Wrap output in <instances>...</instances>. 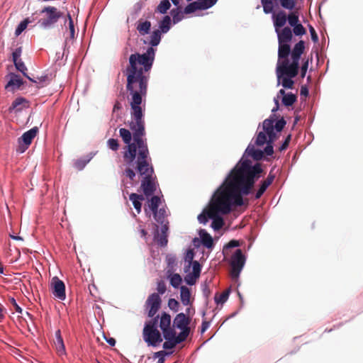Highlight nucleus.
<instances>
[{
	"instance_id": "603ef678",
	"label": "nucleus",
	"mask_w": 363,
	"mask_h": 363,
	"mask_svg": "<svg viewBox=\"0 0 363 363\" xmlns=\"http://www.w3.org/2000/svg\"><path fill=\"white\" fill-rule=\"evenodd\" d=\"M168 306L171 310L177 312L179 311V303L174 298H170L168 301Z\"/></svg>"
},
{
	"instance_id": "f704fd0d",
	"label": "nucleus",
	"mask_w": 363,
	"mask_h": 363,
	"mask_svg": "<svg viewBox=\"0 0 363 363\" xmlns=\"http://www.w3.org/2000/svg\"><path fill=\"white\" fill-rule=\"evenodd\" d=\"M297 97L292 93H289L282 97V103L286 106H292L296 101Z\"/></svg>"
},
{
	"instance_id": "6ab92c4d",
	"label": "nucleus",
	"mask_w": 363,
	"mask_h": 363,
	"mask_svg": "<svg viewBox=\"0 0 363 363\" xmlns=\"http://www.w3.org/2000/svg\"><path fill=\"white\" fill-rule=\"evenodd\" d=\"M190 318L184 313H180L176 315L173 321V326L179 329L189 328Z\"/></svg>"
},
{
	"instance_id": "9d476101",
	"label": "nucleus",
	"mask_w": 363,
	"mask_h": 363,
	"mask_svg": "<svg viewBox=\"0 0 363 363\" xmlns=\"http://www.w3.org/2000/svg\"><path fill=\"white\" fill-rule=\"evenodd\" d=\"M143 336L145 342L149 346L155 347L162 341L160 331L157 329H152L149 327H144Z\"/></svg>"
},
{
	"instance_id": "79ce46f5",
	"label": "nucleus",
	"mask_w": 363,
	"mask_h": 363,
	"mask_svg": "<svg viewBox=\"0 0 363 363\" xmlns=\"http://www.w3.org/2000/svg\"><path fill=\"white\" fill-rule=\"evenodd\" d=\"M170 284L175 289L178 288L182 281V277L179 274H173L169 277Z\"/></svg>"
},
{
	"instance_id": "8fccbe9b",
	"label": "nucleus",
	"mask_w": 363,
	"mask_h": 363,
	"mask_svg": "<svg viewBox=\"0 0 363 363\" xmlns=\"http://www.w3.org/2000/svg\"><path fill=\"white\" fill-rule=\"evenodd\" d=\"M172 352H167L165 351H159V352H155L154 354V357L155 358H158V362L157 363H164V356L165 355H168V354H171Z\"/></svg>"
},
{
	"instance_id": "de8ad7c7",
	"label": "nucleus",
	"mask_w": 363,
	"mask_h": 363,
	"mask_svg": "<svg viewBox=\"0 0 363 363\" xmlns=\"http://www.w3.org/2000/svg\"><path fill=\"white\" fill-rule=\"evenodd\" d=\"M67 18H68V21H69V38L71 39H74V35H75V29H74V21L72 18V16L69 13L67 14Z\"/></svg>"
},
{
	"instance_id": "4be33fe9",
	"label": "nucleus",
	"mask_w": 363,
	"mask_h": 363,
	"mask_svg": "<svg viewBox=\"0 0 363 363\" xmlns=\"http://www.w3.org/2000/svg\"><path fill=\"white\" fill-rule=\"evenodd\" d=\"M151 28V23L140 18L137 22L136 29L140 35H145L149 33Z\"/></svg>"
},
{
	"instance_id": "2f4dec72",
	"label": "nucleus",
	"mask_w": 363,
	"mask_h": 363,
	"mask_svg": "<svg viewBox=\"0 0 363 363\" xmlns=\"http://www.w3.org/2000/svg\"><path fill=\"white\" fill-rule=\"evenodd\" d=\"M291 12L287 15V21L289 24L293 27L299 23L298 13L296 11H290Z\"/></svg>"
},
{
	"instance_id": "39448f33",
	"label": "nucleus",
	"mask_w": 363,
	"mask_h": 363,
	"mask_svg": "<svg viewBox=\"0 0 363 363\" xmlns=\"http://www.w3.org/2000/svg\"><path fill=\"white\" fill-rule=\"evenodd\" d=\"M305 50V43L303 40H300L293 48L291 52V62L289 63V60H286L278 67V71L281 74H286L291 77H296L299 71V61L301 55Z\"/></svg>"
},
{
	"instance_id": "a18cd8bd",
	"label": "nucleus",
	"mask_w": 363,
	"mask_h": 363,
	"mask_svg": "<svg viewBox=\"0 0 363 363\" xmlns=\"http://www.w3.org/2000/svg\"><path fill=\"white\" fill-rule=\"evenodd\" d=\"M292 33H294L295 35L301 36L306 33V30L303 26V25L299 23L296 26H293Z\"/></svg>"
},
{
	"instance_id": "5701e85b",
	"label": "nucleus",
	"mask_w": 363,
	"mask_h": 363,
	"mask_svg": "<svg viewBox=\"0 0 363 363\" xmlns=\"http://www.w3.org/2000/svg\"><path fill=\"white\" fill-rule=\"evenodd\" d=\"M28 106V101L23 97L16 98L12 103L9 110H15L18 112Z\"/></svg>"
},
{
	"instance_id": "c756f323",
	"label": "nucleus",
	"mask_w": 363,
	"mask_h": 363,
	"mask_svg": "<svg viewBox=\"0 0 363 363\" xmlns=\"http://www.w3.org/2000/svg\"><path fill=\"white\" fill-rule=\"evenodd\" d=\"M171 4L169 0H162L155 9V12L164 14L170 9Z\"/></svg>"
},
{
	"instance_id": "423d86ee",
	"label": "nucleus",
	"mask_w": 363,
	"mask_h": 363,
	"mask_svg": "<svg viewBox=\"0 0 363 363\" xmlns=\"http://www.w3.org/2000/svg\"><path fill=\"white\" fill-rule=\"evenodd\" d=\"M40 13H45V17L38 21L40 26L43 28H51L62 16V13L56 7L50 6L44 7Z\"/></svg>"
},
{
	"instance_id": "0e129e2a",
	"label": "nucleus",
	"mask_w": 363,
	"mask_h": 363,
	"mask_svg": "<svg viewBox=\"0 0 363 363\" xmlns=\"http://www.w3.org/2000/svg\"><path fill=\"white\" fill-rule=\"evenodd\" d=\"M194 257V252L193 250H189L186 253L185 260L188 261L189 263H192L194 262L193 261Z\"/></svg>"
},
{
	"instance_id": "f8f14e48",
	"label": "nucleus",
	"mask_w": 363,
	"mask_h": 363,
	"mask_svg": "<svg viewBox=\"0 0 363 363\" xmlns=\"http://www.w3.org/2000/svg\"><path fill=\"white\" fill-rule=\"evenodd\" d=\"M217 2V0H205L203 1H194L188 4L184 10V13L186 14H189L194 13L197 10H206L213 5H215Z\"/></svg>"
},
{
	"instance_id": "aec40b11",
	"label": "nucleus",
	"mask_w": 363,
	"mask_h": 363,
	"mask_svg": "<svg viewBox=\"0 0 363 363\" xmlns=\"http://www.w3.org/2000/svg\"><path fill=\"white\" fill-rule=\"evenodd\" d=\"M276 73L278 79L279 84L281 82V85L285 89H293L294 82L293 81V78L295 77H291L286 74H281L278 71V67L276 68Z\"/></svg>"
},
{
	"instance_id": "bf43d9fd",
	"label": "nucleus",
	"mask_w": 363,
	"mask_h": 363,
	"mask_svg": "<svg viewBox=\"0 0 363 363\" xmlns=\"http://www.w3.org/2000/svg\"><path fill=\"white\" fill-rule=\"evenodd\" d=\"M208 217L207 216V210H204L202 213L198 216V220L199 223L203 224H206L208 220Z\"/></svg>"
},
{
	"instance_id": "c85d7f7f",
	"label": "nucleus",
	"mask_w": 363,
	"mask_h": 363,
	"mask_svg": "<svg viewBox=\"0 0 363 363\" xmlns=\"http://www.w3.org/2000/svg\"><path fill=\"white\" fill-rule=\"evenodd\" d=\"M171 18L169 16H164L163 19L159 23L160 30L162 33H167L170 29Z\"/></svg>"
},
{
	"instance_id": "0eeeda50",
	"label": "nucleus",
	"mask_w": 363,
	"mask_h": 363,
	"mask_svg": "<svg viewBox=\"0 0 363 363\" xmlns=\"http://www.w3.org/2000/svg\"><path fill=\"white\" fill-rule=\"evenodd\" d=\"M245 257L240 249L236 250L231 257L230 261V275L233 279H237L245 265Z\"/></svg>"
},
{
	"instance_id": "f3484780",
	"label": "nucleus",
	"mask_w": 363,
	"mask_h": 363,
	"mask_svg": "<svg viewBox=\"0 0 363 363\" xmlns=\"http://www.w3.org/2000/svg\"><path fill=\"white\" fill-rule=\"evenodd\" d=\"M275 31L277 33L279 44L289 43L291 41L293 38V33L289 27H284L282 29Z\"/></svg>"
},
{
	"instance_id": "2eb2a0df",
	"label": "nucleus",
	"mask_w": 363,
	"mask_h": 363,
	"mask_svg": "<svg viewBox=\"0 0 363 363\" xmlns=\"http://www.w3.org/2000/svg\"><path fill=\"white\" fill-rule=\"evenodd\" d=\"M199 235L200 237V240L197 238H195L193 240V242L194 245H196V242H201L202 245L206 248L211 249L213 247V240L211 235L207 233V231L204 229H201L199 231Z\"/></svg>"
},
{
	"instance_id": "c03bdc74",
	"label": "nucleus",
	"mask_w": 363,
	"mask_h": 363,
	"mask_svg": "<svg viewBox=\"0 0 363 363\" xmlns=\"http://www.w3.org/2000/svg\"><path fill=\"white\" fill-rule=\"evenodd\" d=\"M174 337H175V333H172V337L169 339H165V341L163 344V348L165 350H171L174 348L177 344L174 340Z\"/></svg>"
},
{
	"instance_id": "13d9d810",
	"label": "nucleus",
	"mask_w": 363,
	"mask_h": 363,
	"mask_svg": "<svg viewBox=\"0 0 363 363\" xmlns=\"http://www.w3.org/2000/svg\"><path fill=\"white\" fill-rule=\"evenodd\" d=\"M157 290L158 291L157 294L159 295L160 294L162 295L166 292L167 287H166V284L164 281H160L157 282Z\"/></svg>"
},
{
	"instance_id": "052dcab7",
	"label": "nucleus",
	"mask_w": 363,
	"mask_h": 363,
	"mask_svg": "<svg viewBox=\"0 0 363 363\" xmlns=\"http://www.w3.org/2000/svg\"><path fill=\"white\" fill-rule=\"evenodd\" d=\"M21 53H22V48H21V47H19V48H16L13 52V53H12V58H13V62H16V60H21L20 57L21 55Z\"/></svg>"
},
{
	"instance_id": "09e8293b",
	"label": "nucleus",
	"mask_w": 363,
	"mask_h": 363,
	"mask_svg": "<svg viewBox=\"0 0 363 363\" xmlns=\"http://www.w3.org/2000/svg\"><path fill=\"white\" fill-rule=\"evenodd\" d=\"M268 187L269 186L266 183H264V181H262L259 189L257 190L255 195V199H259L263 195V194L265 192Z\"/></svg>"
},
{
	"instance_id": "bb28decb",
	"label": "nucleus",
	"mask_w": 363,
	"mask_h": 363,
	"mask_svg": "<svg viewBox=\"0 0 363 363\" xmlns=\"http://www.w3.org/2000/svg\"><path fill=\"white\" fill-rule=\"evenodd\" d=\"M180 298L184 306L191 304V291L188 287L185 286H182L180 287Z\"/></svg>"
},
{
	"instance_id": "dca6fc26",
	"label": "nucleus",
	"mask_w": 363,
	"mask_h": 363,
	"mask_svg": "<svg viewBox=\"0 0 363 363\" xmlns=\"http://www.w3.org/2000/svg\"><path fill=\"white\" fill-rule=\"evenodd\" d=\"M291 53V47L289 43L279 44L278 49V62L277 67L281 66L286 60H289V55Z\"/></svg>"
},
{
	"instance_id": "cd10ccee",
	"label": "nucleus",
	"mask_w": 363,
	"mask_h": 363,
	"mask_svg": "<svg viewBox=\"0 0 363 363\" xmlns=\"http://www.w3.org/2000/svg\"><path fill=\"white\" fill-rule=\"evenodd\" d=\"M154 239L157 242V243L161 247H165L167 245V234L159 233L158 226H157V229L154 235Z\"/></svg>"
},
{
	"instance_id": "338daca9",
	"label": "nucleus",
	"mask_w": 363,
	"mask_h": 363,
	"mask_svg": "<svg viewBox=\"0 0 363 363\" xmlns=\"http://www.w3.org/2000/svg\"><path fill=\"white\" fill-rule=\"evenodd\" d=\"M309 31L311 35V39L314 43L318 42V36L314 29V28L312 26H309Z\"/></svg>"
},
{
	"instance_id": "864d4df0",
	"label": "nucleus",
	"mask_w": 363,
	"mask_h": 363,
	"mask_svg": "<svg viewBox=\"0 0 363 363\" xmlns=\"http://www.w3.org/2000/svg\"><path fill=\"white\" fill-rule=\"evenodd\" d=\"M201 267L198 261H194L192 262V274H195L196 276L199 277L200 276Z\"/></svg>"
},
{
	"instance_id": "e2e57ef3",
	"label": "nucleus",
	"mask_w": 363,
	"mask_h": 363,
	"mask_svg": "<svg viewBox=\"0 0 363 363\" xmlns=\"http://www.w3.org/2000/svg\"><path fill=\"white\" fill-rule=\"evenodd\" d=\"M291 135H289L286 138L284 142L283 143V144L279 148V151L281 152V151L286 150L288 147L289 144L290 140H291Z\"/></svg>"
},
{
	"instance_id": "69168bd1",
	"label": "nucleus",
	"mask_w": 363,
	"mask_h": 363,
	"mask_svg": "<svg viewBox=\"0 0 363 363\" xmlns=\"http://www.w3.org/2000/svg\"><path fill=\"white\" fill-rule=\"evenodd\" d=\"M308 67V60H306L301 66V78H304Z\"/></svg>"
},
{
	"instance_id": "4468645a",
	"label": "nucleus",
	"mask_w": 363,
	"mask_h": 363,
	"mask_svg": "<svg viewBox=\"0 0 363 363\" xmlns=\"http://www.w3.org/2000/svg\"><path fill=\"white\" fill-rule=\"evenodd\" d=\"M9 77L10 79L5 86V89L11 92H14L19 89L23 84L21 76L14 73H10Z\"/></svg>"
},
{
	"instance_id": "1a4fd4ad",
	"label": "nucleus",
	"mask_w": 363,
	"mask_h": 363,
	"mask_svg": "<svg viewBox=\"0 0 363 363\" xmlns=\"http://www.w3.org/2000/svg\"><path fill=\"white\" fill-rule=\"evenodd\" d=\"M38 133V128L33 127L29 130L25 132L21 138H18V147L17 151L24 152L32 143L33 140L35 138Z\"/></svg>"
},
{
	"instance_id": "3c124183",
	"label": "nucleus",
	"mask_w": 363,
	"mask_h": 363,
	"mask_svg": "<svg viewBox=\"0 0 363 363\" xmlns=\"http://www.w3.org/2000/svg\"><path fill=\"white\" fill-rule=\"evenodd\" d=\"M199 279V277L196 276L192 273H189L186 275L184 277V281L189 285H194L196 282V280Z\"/></svg>"
},
{
	"instance_id": "20e7f679",
	"label": "nucleus",
	"mask_w": 363,
	"mask_h": 363,
	"mask_svg": "<svg viewBox=\"0 0 363 363\" xmlns=\"http://www.w3.org/2000/svg\"><path fill=\"white\" fill-rule=\"evenodd\" d=\"M286 121L284 118L276 121V115L270 116L269 118L265 119L262 123V128L268 135V143L264 150V155H272L274 149L272 143L277 140V135L275 130L278 133L281 132L286 125Z\"/></svg>"
},
{
	"instance_id": "49530a36",
	"label": "nucleus",
	"mask_w": 363,
	"mask_h": 363,
	"mask_svg": "<svg viewBox=\"0 0 363 363\" xmlns=\"http://www.w3.org/2000/svg\"><path fill=\"white\" fill-rule=\"evenodd\" d=\"M16 68L23 73V74L28 78V75L26 73V71L27 70V68L23 63V62L21 60H16V62H13Z\"/></svg>"
},
{
	"instance_id": "f03ea898",
	"label": "nucleus",
	"mask_w": 363,
	"mask_h": 363,
	"mask_svg": "<svg viewBox=\"0 0 363 363\" xmlns=\"http://www.w3.org/2000/svg\"><path fill=\"white\" fill-rule=\"evenodd\" d=\"M263 169L261 164H252L249 160L240 161L230 171L223 184L215 192L207 209V216L213 219L211 227L219 230L224 225V220L220 216L227 215L232 211L233 206L243 205L242 196L250 194L254 187L256 179Z\"/></svg>"
},
{
	"instance_id": "a878e982",
	"label": "nucleus",
	"mask_w": 363,
	"mask_h": 363,
	"mask_svg": "<svg viewBox=\"0 0 363 363\" xmlns=\"http://www.w3.org/2000/svg\"><path fill=\"white\" fill-rule=\"evenodd\" d=\"M245 153L257 161L261 160L264 157V152L262 150H257L254 145H250L247 147Z\"/></svg>"
},
{
	"instance_id": "9b49d317",
	"label": "nucleus",
	"mask_w": 363,
	"mask_h": 363,
	"mask_svg": "<svg viewBox=\"0 0 363 363\" xmlns=\"http://www.w3.org/2000/svg\"><path fill=\"white\" fill-rule=\"evenodd\" d=\"M50 289L55 298L62 301L65 299V285L57 277H54L51 279Z\"/></svg>"
},
{
	"instance_id": "37998d69",
	"label": "nucleus",
	"mask_w": 363,
	"mask_h": 363,
	"mask_svg": "<svg viewBox=\"0 0 363 363\" xmlns=\"http://www.w3.org/2000/svg\"><path fill=\"white\" fill-rule=\"evenodd\" d=\"M29 23H30V21L28 18H26L23 21H21L18 24V26H17V28L15 30V35L16 36H18L19 35H21V33L27 28Z\"/></svg>"
},
{
	"instance_id": "6e6552de",
	"label": "nucleus",
	"mask_w": 363,
	"mask_h": 363,
	"mask_svg": "<svg viewBox=\"0 0 363 363\" xmlns=\"http://www.w3.org/2000/svg\"><path fill=\"white\" fill-rule=\"evenodd\" d=\"M162 298L157 293L150 294L145 301L144 307L149 318H153L161 308Z\"/></svg>"
},
{
	"instance_id": "b1692460",
	"label": "nucleus",
	"mask_w": 363,
	"mask_h": 363,
	"mask_svg": "<svg viewBox=\"0 0 363 363\" xmlns=\"http://www.w3.org/2000/svg\"><path fill=\"white\" fill-rule=\"evenodd\" d=\"M129 199L132 201L133 205L137 211L138 213H140L142 208L141 201L144 200V196L142 194L132 193L129 196Z\"/></svg>"
},
{
	"instance_id": "4d7b16f0",
	"label": "nucleus",
	"mask_w": 363,
	"mask_h": 363,
	"mask_svg": "<svg viewBox=\"0 0 363 363\" xmlns=\"http://www.w3.org/2000/svg\"><path fill=\"white\" fill-rule=\"evenodd\" d=\"M275 177H276V175L274 173V168H273L270 170L267 177L263 181L264 183H266L269 186L274 181Z\"/></svg>"
},
{
	"instance_id": "f257e3e1",
	"label": "nucleus",
	"mask_w": 363,
	"mask_h": 363,
	"mask_svg": "<svg viewBox=\"0 0 363 363\" xmlns=\"http://www.w3.org/2000/svg\"><path fill=\"white\" fill-rule=\"evenodd\" d=\"M155 58V50L149 48L143 54L135 53L129 57V64L124 73L127 77L126 89L131 96V121L129 127L131 132L126 128L119 130L120 136L126 145L123 150V161L128 166L123 175L130 181L133 186L135 180L136 172L130 165L136 162L139 152H147L150 155L147 138H145V121L143 111L140 106L142 97L145 96L147 90L149 72L152 68Z\"/></svg>"
},
{
	"instance_id": "5fc2aeb1",
	"label": "nucleus",
	"mask_w": 363,
	"mask_h": 363,
	"mask_svg": "<svg viewBox=\"0 0 363 363\" xmlns=\"http://www.w3.org/2000/svg\"><path fill=\"white\" fill-rule=\"evenodd\" d=\"M158 318L159 315H155L151 320L145 323V327H149L150 328L152 329H157Z\"/></svg>"
},
{
	"instance_id": "412c9836",
	"label": "nucleus",
	"mask_w": 363,
	"mask_h": 363,
	"mask_svg": "<svg viewBox=\"0 0 363 363\" xmlns=\"http://www.w3.org/2000/svg\"><path fill=\"white\" fill-rule=\"evenodd\" d=\"M54 345L57 350V352L58 353L59 355H62L65 353V347L60 330H57L55 332V339L54 340Z\"/></svg>"
},
{
	"instance_id": "7c9ffc66",
	"label": "nucleus",
	"mask_w": 363,
	"mask_h": 363,
	"mask_svg": "<svg viewBox=\"0 0 363 363\" xmlns=\"http://www.w3.org/2000/svg\"><path fill=\"white\" fill-rule=\"evenodd\" d=\"M154 218L156 221L160 224H163L167 220V213L164 209L160 208L159 211L153 212Z\"/></svg>"
},
{
	"instance_id": "393cba45",
	"label": "nucleus",
	"mask_w": 363,
	"mask_h": 363,
	"mask_svg": "<svg viewBox=\"0 0 363 363\" xmlns=\"http://www.w3.org/2000/svg\"><path fill=\"white\" fill-rule=\"evenodd\" d=\"M28 79L30 81L37 84L36 86L38 89L48 85L50 82V77L48 74L42 75V76H37L36 77H33V78L28 76Z\"/></svg>"
},
{
	"instance_id": "680f3d73",
	"label": "nucleus",
	"mask_w": 363,
	"mask_h": 363,
	"mask_svg": "<svg viewBox=\"0 0 363 363\" xmlns=\"http://www.w3.org/2000/svg\"><path fill=\"white\" fill-rule=\"evenodd\" d=\"M10 303L13 306L15 311L18 313H22L23 312V310L22 308L18 305V303H16V300L13 297H11L9 298V299Z\"/></svg>"
},
{
	"instance_id": "ddd939ff",
	"label": "nucleus",
	"mask_w": 363,
	"mask_h": 363,
	"mask_svg": "<svg viewBox=\"0 0 363 363\" xmlns=\"http://www.w3.org/2000/svg\"><path fill=\"white\" fill-rule=\"evenodd\" d=\"M171 316L169 314L163 312L160 316V328L162 331L164 339H169L172 337V333H175L174 328L170 327Z\"/></svg>"
},
{
	"instance_id": "473e14b6",
	"label": "nucleus",
	"mask_w": 363,
	"mask_h": 363,
	"mask_svg": "<svg viewBox=\"0 0 363 363\" xmlns=\"http://www.w3.org/2000/svg\"><path fill=\"white\" fill-rule=\"evenodd\" d=\"M277 0H261V4L263 7V11L268 14L274 11V4Z\"/></svg>"
},
{
	"instance_id": "7ed1b4c3",
	"label": "nucleus",
	"mask_w": 363,
	"mask_h": 363,
	"mask_svg": "<svg viewBox=\"0 0 363 363\" xmlns=\"http://www.w3.org/2000/svg\"><path fill=\"white\" fill-rule=\"evenodd\" d=\"M130 167H135L134 171L142 178L140 189L144 195L147 197L152 196L157 189V182L150 156H147V152L143 151L139 152L138 160Z\"/></svg>"
},
{
	"instance_id": "ea45409f",
	"label": "nucleus",
	"mask_w": 363,
	"mask_h": 363,
	"mask_svg": "<svg viewBox=\"0 0 363 363\" xmlns=\"http://www.w3.org/2000/svg\"><path fill=\"white\" fill-rule=\"evenodd\" d=\"M181 330H182V332L177 336L175 335V337H174L177 344L184 342L187 338V337L190 333V328H185V329H181Z\"/></svg>"
},
{
	"instance_id": "c9c22d12",
	"label": "nucleus",
	"mask_w": 363,
	"mask_h": 363,
	"mask_svg": "<svg viewBox=\"0 0 363 363\" xmlns=\"http://www.w3.org/2000/svg\"><path fill=\"white\" fill-rule=\"evenodd\" d=\"M170 13L172 16L174 23L179 22L184 18V14L179 7L172 9Z\"/></svg>"
},
{
	"instance_id": "72a5a7b5",
	"label": "nucleus",
	"mask_w": 363,
	"mask_h": 363,
	"mask_svg": "<svg viewBox=\"0 0 363 363\" xmlns=\"http://www.w3.org/2000/svg\"><path fill=\"white\" fill-rule=\"evenodd\" d=\"M263 130L264 131L259 132L257 135L255 145L257 146H262L268 143V135L264 129Z\"/></svg>"
},
{
	"instance_id": "4c0bfd02",
	"label": "nucleus",
	"mask_w": 363,
	"mask_h": 363,
	"mask_svg": "<svg viewBox=\"0 0 363 363\" xmlns=\"http://www.w3.org/2000/svg\"><path fill=\"white\" fill-rule=\"evenodd\" d=\"M161 31L160 30H155L152 32L150 36V44L153 46H157L161 40Z\"/></svg>"
},
{
	"instance_id": "774afa93",
	"label": "nucleus",
	"mask_w": 363,
	"mask_h": 363,
	"mask_svg": "<svg viewBox=\"0 0 363 363\" xmlns=\"http://www.w3.org/2000/svg\"><path fill=\"white\" fill-rule=\"evenodd\" d=\"M162 225V227H161V233H164V234H167V231L169 230V222L168 221H166L165 223H164L163 224H161Z\"/></svg>"
},
{
	"instance_id": "a211bd4d",
	"label": "nucleus",
	"mask_w": 363,
	"mask_h": 363,
	"mask_svg": "<svg viewBox=\"0 0 363 363\" xmlns=\"http://www.w3.org/2000/svg\"><path fill=\"white\" fill-rule=\"evenodd\" d=\"M272 19L275 30H277L285 26L287 21V14L284 11L281 10L272 16Z\"/></svg>"
},
{
	"instance_id": "6e6d98bb",
	"label": "nucleus",
	"mask_w": 363,
	"mask_h": 363,
	"mask_svg": "<svg viewBox=\"0 0 363 363\" xmlns=\"http://www.w3.org/2000/svg\"><path fill=\"white\" fill-rule=\"evenodd\" d=\"M108 146L112 150L116 151L119 147L118 142L116 139L111 138L107 142Z\"/></svg>"
},
{
	"instance_id": "a19ab883",
	"label": "nucleus",
	"mask_w": 363,
	"mask_h": 363,
	"mask_svg": "<svg viewBox=\"0 0 363 363\" xmlns=\"http://www.w3.org/2000/svg\"><path fill=\"white\" fill-rule=\"evenodd\" d=\"M229 294H230V291L229 290L224 291L220 295L216 294V296H215V298H214L216 303L217 304H219V303L223 304V303H225L228 300V298Z\"/></svg>"
},
{
	"instance_id": "e433bc0d",
	"label": "nucleus",
	"mask_w": 363,
	"mask_h": 363,
	"mask_svg": "<svg viewBox=\"0 0 363 363\" xmlns=\"http://www.w3.org/2000/svg\"><path fill=\"white\" fill-rule=\"evenodd\" d=\"M280 6L286 10L293 11L296 4V0H279Z\"/></svg>"
},
{
	"instance_id": "58836bf2",
	"label": "nucleus",
	"mask_w": 363,
	"mask_h": 363,
	"mask_svg": "<svg viewBox=\"0 0 363 363\" xmlns=\"http://www.w3.org/2000/svg\"><path fill=\"white\" fill-rule=\"evenodd\" d=\"M160 203V198L158 196H153L149 201V208L153 212L158 210V206Z\"/></svg>"
}]
</instances>
